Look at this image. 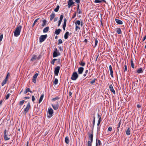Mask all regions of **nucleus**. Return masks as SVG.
Returning a JSON list of instances; mask_svg holds the SVG:
<instances>
[{
    "instance_id": "obj_1",
    "label": "nucleus",
    "mask_w": 146,
    "mask_h": 146,
    "mask_svg": "<svg viewBox=\"0 0 146 146\" xmlns=\"http://www.w3.org/2000/svg\"><path fill=\"white\" fill-rule=\"evenodd\" d=\"M21 29L22 26L20 25H19L16 28L14 32V35L15 36L17 37L20 35Z\"/></svg>"
},
{
    "instance_id": "obj_2",
    "label": "nucleus",
    "mask_w": 146,
    "mask_h": 146,
    "mask_svg": "<svg viewBox=\"0 0 146 146\" xmlns=\"http://www.w3.org/2000/svg\"><path fill=\"white\" fill-rule=\"evenodd\" d=\"M93 133H92L91 134L89 133L88 134L89 138L90 139V141H88L87 146H92L93 136Z\"/></svg>"
},
{
    "instance_id": "obj_3",
    "label": "nucleus",
    "mask_w": 146,
    "mask_h": 146,
    "mask_svg": "<svg viewBox=\"0 0 146 146\" xmlns=\"http://www.w3.org/2000/svg\"><path fill=\"white\" fill-rule=\"evenodd\" d=\"M78 75L77 72H75L73 73L71 77V79L73 80H75L78 78Z\"/></svg>"
},
{
    "instance_id": "obj_4",
    "label": "nucleus",
    "mask_w": 146,
    "mask_h": 146,
    "mask_svg": "<svg viewBox=\"0 0 146 146\" xmlns=\"http://www.w3.org/2000/svg\"><path fill=\"white\" fill-rule=\"evenodd\" d=\"M31 107V106L29 102L25 108L24 110V112L23 113L24 114H26V113H27L29 111Z\"/></svg>"
},
{
    "instance_id": "obj_5",
    "label": "nucleus",
    "mask_w": 146,
    "mask_h": 146,
    "mask_svg": "<svg viewBox=\"0 0 146 146\" xmlns=\"http://www.w3.org/2000/svg\"><path fill=\"white\" fill-rule=\"evenodd\" d=\"M60 54V53L58 51L56 48H55L54 50L53 54V57H55Z\"/></svg>"
},
{
    "instance_id": "obj_6",
    "label": "nucleus",
    "mask_w": 146,
    "mask_h": 146,
    "mask_svg": "<svg viewBox=\"0 0 146 146\" xmlns=\"http://www.w3.org/2000/svg\"><path fill=\"white\" fill-rule=\"evenodd\" d=\"M47 35H41L39 38V42L41 43L44 41L47 37Z\"/></svg>"
},
{
    "instance_id": "obj_7",
    "label": "nucleus",
    "mask_w": 146,
    "mask_h": 146,
    "mask_svg": "<svg viewBox=\"0 0 146 146\" xmlns=\"http://www.w3.org/2000/svg\"><path fill=\"white\" fill-rule=\"evenodd\" d=\"M60 69L59 66H57L54 68V74L56 76H58Z\"/></svg>"
},
{
    "instance_id": "obj_8",
    "label": "nucleus",
    "mask_w": 146,
    "mask_h": 146,
    "mask_svg": "<svg viewBox=\"0 0 146 146\" xmlns=\"http://www.w3.org/2000/svg\"><path fill=\"white\" fill-rule=\"evenodd\" d=\"M38 73H36L33 76V78L32 79V81L34 83H36V78L38 76Z\"/></svg>"
},
{
    "instance_id": "obj_9",
    "label": "nucleus",
    "mask_w": 146,
    "mask_h": 146,
    "mask_svg": "<svg viewBox=\"0 0 146 146\" xmlns=\"http://www.w3.org/2000/svg\"><path fill=\"white\" fill-rule=\"evenodd\" d=\"M48 112L49 115H47V116L48 117L50 118L52 116V115L53 114V111L52 109L50 108L48 109Z\"/></svg>"
},
{
    "instance_id": "obj_10",
    "label": "nucleus",
    "mask_w": 146,
    "mask_h": 146,
    "mask_svg": "<svg viewBox=\"0 0 146 146\" xmlns=\"http://www.w3.org/2000/svg\"><path fill=\"white\" fill-rule=\"evenodd\" d=\"M74 3L73 1L72 0H69L68 1V8H70L71 6L74 5Z\"/></svg>"
},
{
    "instance_id": "obj_11",
    "label": "nucleus",
    "mask_w": 146,
    "mask_h": 146,
    "mask_svg": "<svg viewBox=\"0 0 146 146\" xmlns=\"http://www.w3.org/2000/svg\"><path fill=\"white\" fill-rule=\"evenodd\" d=\"M109 88L111 92H113V93L114 94H115V90H114L113 86L111 84L109 86Z\"/></svg>"
},
{
    "instance_id": "obj_12",
    "label": "nucleus",
    "mask_w": 146,
    "mask_h": 146,
    "mask_svg": "<svg viewBox=\"0 0 146 146\" xmlns=\"http://www.w3.org/2000/svg\"><path fill=\"white\" fill-rule=\"evenodd\" d=\"M75 23L76 24V25H80L81 27H82L83 26V23L82 22H81L80 21L77 20L75 22Z\"/></svg>"
},
{
    "instance_id": "obj_13",
    "label": "nucleus",
    "mask_w": 146,
    "mask_h": 146,
    "mask_svg": "<svg viewBox=\"0 0 146 146\" xmlns=\"http://www.w3.org/2000/svg\"><path fill=\"white\" fill-rule=\"evenodd\" d=\"M84 70V68L82 67H79L78 70V74H82L83 70Z\"/></svg>"
},
{
    "instance_id": "obj_14",
    "label": "nucleus",
    "mask_w": 146,
    "mask_h": 146,
    "mask_svg": "<svg viewBox=\"0 0 146 146\" xmlns=\"http://www.w3.org/2000/svg\"><path fill=\"white\" fill-rule=\"evenodd\" d=\"M109 69L110 71V75L112 78L113 77V71L112 70V66L111 65H110L109 66Z\"/></svg>"
},
{
    "instance_id": "obj_15",
    "label": "nucleus",
    "mask_w": 146,
    "mask_h": 146,
    "mask_svg": "<svg viewBox=\"0 0 146 146\" xmlns=\"http://www.w3.org/2000/svg\"><path fill=\"white\" fill-rule=\"evenodd\" d=\"M115 21L116 23L119 25H122L123 23L122 21L119 19H115Z\"/></svg>"
},
{
    "instance_id": "obj_16",
    "label": "nucleus",
    "mask_w": 146,
    "mask_h": 146,
    "mask_svg": "<svg viewBox=\"0 0 146 146\" xmlns=\"http://www.w3.org/2000/svg\"><path fill=\"white\" fill-rule=\"evenodd\" d=\"M52 107H53V108L54 110H57L58 109L59 107V106L58 104H57L56 105H54L52 104Z\"/></svg>"
},
{
    "instance_id": "obj_17",
    "label": "nucleus",
    "mask_w": 146,
    "mask_h": 146,
    "mask_svg": "<svg viewBox=\"0 0 146 146\" xmlns=\"http://www.w3.org/2000/svg\"><path fill=\"white\" fill-rule=\"evenodd\" d=\"M37 58V56L36 55L34 54L33 55L31 59V61H33L35 60Z\"/></svg>"
},
{
    "instance_id": "obj_18",
    "label": "nucleus",
    "mask_w": 146,
    "mask_h": 146,
    "mask_svg": "<svg viewBox=\"0 0 146 146\" xmlns=\"http://www.w3.org/2000/svg\"><path fill=\"white\" fill-rule=\"evenodd\" d=\"M69 35V33L67 31L65 33L64 35V38L65 39H67L68 38Z\"/></svg>"
},
{
    "instance_id": "obj_19",
    "label": "nucleus",
    "mask_w": 146,
    "mask_h": 146,
    "mask_svg": "<svg viewBox=\"0 0 146 146\" xmlns=\"http://www.w3.org/2000/svg\"><path fill=\"white\" fill-rule=\"evenodd\" d=\"M102 2H104L105 3H106V1L105 0H95L94 1V2L95 3H101Z\"/></svg>"
},
{
    "instance_id": "obj_20",
    "label": "nucleus",
    "mask_w": 146,
    "mask_h": 146,
    "mask_svg": "<svg viewBox=\"0 0 146 146\" xmlns=\"http://www.w3.org/2000/svg\"><path fill=\"white\" fill-rule=\"evenodd\" d=\"M61 31V30L60 29H56L55 30V31L54 32V33L56 35H58L60 34V33Z\"/></svg>"
},
{
    "instance_id": "obj_21",
    "label": "nucleus",
    "mask_w": 146,
    "mask_h": 146,
    "mask_svg": "<svg viewBox=\"0 0 146 146\" xmlns=\"http://www.w3.org/2000/svg\"><path fill=\"white\" fill-rule=\"evenodd\" d=\"M116 32L118 34H121V29L119 28H117L116 29Z\"/></svg>"
},
{
    "instance_id": "obj_22",
    "label": "nucleus",
    "mask_w": 146,
    "mask_h": 146,
    "mask_svg": "<svg viewBox=\"0 0 146 146\" xmlns=\"http://www.w3.org/2000/svg\"><path fill=\"white\" fill-rule=\"evenodd\" d=\"M143 72L142 68H140L138 69L137 70V72L138 73H142Z\"/></svg>"
},
{
    "instance_id": "obj_23",
    "label": "nucleus",
    "mask_w": 146,
    "mask_h": 146,
    "mask_svg": "<svg viewBox=\"0 0 146 146\" xmlns=\"http://www.w3.org/2000/svg\"><path fill=\"white\" fill-rule=\"evenodd\" d=\"M121 121L120 120L117 125V132H118L119 130V128L121 124Z\"/></svg>"
},
{
    "instance_id": "obj_24",
    "label": "nucleus",
    "mask_w": 146,
    "mask_h": 146,
    "mask_svg": "<svg viewBox=\"0 0 146 146\" xmlns=\"http://www.w3.org/2000/svg\"><path fill=\"white\" fill-rule=\"evenodd\" d=\"M102 121L101 120L98 119V122L97 123V131H98V130L100 129V127H99V125L100 124V122Z\"/></svg>"
},
{
    "instance_id": "obj_25",
    "label": "nucleus",
    "mask_w": 146,
    "mask_h": 146,
    "mask_svg": "<svg viewBox=\"0 0 146 146\" xmlns=\"http://www.w3.org/2000/svg\"><path fill=\"white\" fill-rule=\"evenodd\" d=\"M43 23L42 24L41 26L42 27H44L46 24L47 21L46 20L44 19L42 21Z\"/></svg>"
},
{
    "instance_id": "obj_26",
    "label": "nucleus",
    "mask_w": 146,
    "mask_h": 146,
    "mask_svg": "<svg viewBox=\"0 0 146 146\" xmlns=\"http://www.w3.org/2000/svg\"><path fill=\"white\" fill-rule=\"evenodd\" d=\"M126 135H129L130 134V129L129 127L126 130Z\"/></svg>"
},
{
    "instance_id": "obj_27",
    "label": "nucleus",
    "mask_w": 146,
    "mask_h": 146,
    "mask_svg": "<svg viewBox=\"0 0 146 146\" xmlns=\"http://www.w3.org/2000/svg\"><path fill=\"white\" fill-rule=\"evenodd\" d=\"M77 12L78 13H82L81 10L79 9V4H78L77 5Z\"/></svg>"
},
{
    "instance_id": "obj_28",
    "label": "nucleus",
    "mask_w": 146,
    "mask_h": 146,
    "mask_svg": "<svg viewBox=\"0 0 146 146\" xmlns=\"http://www.w3.org/2000/svg\"><path fill=\"white\" fill-rule=\"evenodd\" d=\"M65 142L66 144H68L69 143V140L68 137L66 136L65 138Z\"/></svg>"
},
{
    "instance_id": "obj_29",
    "label": "nucleus",
    "mask_w": 146,
    "mask_h": 146,
    "mask_svg": "<svg viewBox=\"0 0 146 146\" xmlns=\"http://www.w3.org/2000/svg\"><path fill=\"white\" fill-rule=\"evenodd\" d=\"M95 40V44L94 45H93L94 47V48L95 47H96V46L97 45V44L98 43V41L97 38H94Z\"/></svg>"
},
{
    "instance_id": "obj_30",
    "label": "nucleus",
    "mask_w": 146,
    "mask_h": 146,
    "mask_svg": "<svg viewBox=\"0 0 146 146\" xmlns=\"http://www.w3.org/2000/svg\"><path fill=\"white\" fill-rule=\"evenodd\" d=\"M44 96V95L43 94H42L41 96L40 97V98L39 99V103H40L42 102V101L43 99V98Z\"/></svg>"
},
{
    "instance_id": "obj_31",
    "label": "nucleus",
    "mask_w": 146,
    "mask_h": 146,
    "mask_svg": "<svg viewBox=\"0 0 146 146\" xmlns=\"http://www.w3.org/2000/svg\"><path fill=\"white\" fill-rule=\"evenodd\" d=\"M49 27H46L44 28L43 30V32L45 33L47 32L49 30Z\"/></svg>"
},
{
    "instance_id": "obj_32",
    "label": "nucleus",
    "mask_w": 146,
    "mask_h": 146,
    "mask_svg": "<svg viewBox=\"0 0 146 146\" xmlns=\"http://www.w3.org/2000/svg\"><path fill=\"white\" fill-rule=\"evenodd\" d=\"M8 80L6 79H5L2 82V83H1V85L2 86H3L7 82V81Z\"/></svg>"
},
{
    "instance_id": "obj_33",
    "label": "nucleus",
    "mask_w": 146,
    "mask_h": 146,
    "mask_svg": "<svg viewBox=\"0 0 146 146\" xmlns=\"http://www.w3.org/2000/svg\"><path fill=\"white\" fill-rule=\"evenodd\" d=\"M55 16V14L54 12H52L50 16V18H54Z\"/></svg>"
},
{
    "instance_id": "obj_34",
    "label": "nucleus",
    "mask_w": 146,
    "mask_h": 146,
    "mask_svg": "<svg viewBox=\"0 0 146 146\" xmlns=\"http://www.w3.org/2000/svg\"><path fill=\"white\" fill-rule=\"evenodd\" d=\"M130 61H131V66L133 68H134V64L133 63L132 59H131Z\"/></svg>"
},
{
    "instance_id": "obj_35",
    "label": "nucleus",
    "mask_w": 146,
    "mask_h": 146,
    "mask_svg": "<svg viewBox=\"0 0 146 146\" xmlns=\"http://www.w3.org/2000/svg\"><path fill=\"white\" fill-rule=\"evenodd\" d=\"M80 27H78V25H76V28L75 29V31L78 32H79V31L80 30Z\"/></svg>"
},
{
    "instance_id": "obj_36",
    "label": "nucleus",
    "mask_w": 146,
    "mask_h": 146,
    "mask_svg": "<svg viewBox=\"0 0 146 146\" xmlns=\"http://www.w3.org/2000/svg\"><path fill=\"white\" fill-rule=\"evenodd\" d=\"M4 140L5 141L8 140L10 139V138L8 137L7 135H4Z\"/></svg>"
},
{
    "instance_id": "obj_37",
    "label": "nucleus",
    "mask_w": 146,
    "mask_h": 146,
    "mask_svg": "<svg viewBox=\"0 0 146 146\" xmlns=\"http://www.w3.org/2000/svg\"><path fill=\"white\" fill-rule=\"evenodd\" d=\"M59 8V5H57L56 8L54 9V11L56 12H58V11Z\"/></svg>"
},
{
    "instance_id": "obj_38",
    "label": "nucleus",
    "mask_w": 146,
    "mask_h": 146,
    "mask_svg": "<svg viewBox=\"0 0 146 146\" xmlns=\"http://www.w3.org/2000/svg\"><path fill=\"white\" fill-rule=\"evenodd\" d=\"M60 98L58 96H56L55 98H53L52 99V100L53 101H56V100H58Z\"/></svg>"
},
{
    "instance_id": "obj_39",
    "label": "nucleus",
    "mask_w": 146,
    "mask_h": 146,
    "mask_svg": "<svg viewBox=\"0 0 146 146\" xmlns=\"http://www.w3.org/2000/svg\"><path fill=\"white\" fill-rule=\"evenodd\" d=\"M57 64H60L61 63V60L60 58H58L57 60Z\"/></svg>"
},
{
    "instance_id": "obj_40",
    "label": "nucleus",
    "mask_w": 146,
    "mask_h": 146,
    "mask_svg": "<svg viewBox=\"0 0 146 146\" xmlns=\"http://www.w3.org/2000/svg\"><path fill=\"white\" fill-rule=\"evenodd\" d=\"M58 80L57 78H55L54 80V84L56 85L58 84Z\"/></svg>"
},
{
    "instance_id": "obj_41",
    "label": "nucleus",
    "mask_w": 146,
    "mask_h": 146,
    "mask_svg": "<svg viewBox=\"0 0 146 146\" xmlns=\"http://www.w3.org/2000/svg\"><path fill=\"white\" fill-rule=\"evenodd\" d=\"M80 65L82 66H84L85 65V63L82 61L80 63Z\"/></svg>"
},
{
    "instance_id": "obj_42",
    "label": "nucleus",
    "mask_w": 146,
    "mask_h": 146,
    "mask_svg": "<svg viewBox=\"0 0 146 146\" xmlns=\"http://www.w3.org/2000/svg\"><path fill=\"white\" fill-rule=\"evenodd\" d=\"M25 101L24 100H23L21 101L19 103V104L20 106L22 105L25 102Z\"/></svg>"
},
{
    "instance_id": "obj_43",
    "label": "nucleus",
    "mask_w": 146,
    "mask_h": 146,
    "mask_svg": "<svg viewBox=\"0 0 146 146\" xmlns=\"http://www.w3.org/2000/svg\"><path fill=\"white\" fill-rule=\"evenodd\" d=\"M10 94L9 93L7 94L5 97L6 100L8 99L9 97Z\"/></svg>"
},
{
    "instance_id": "obj_44",
    "label": "nucleus",
    "mask_w": 146,
    "mask_h": 146,
    "mask_svg": "<svg viewBox=\"0 0 146 146\" xmlns=\"http://www.w3.org/2000/svg\"><path fill=\"white\" fill-rule=\"evenodd\" d=\"M39 19H36L34 21V22L33 25L32 26V27H33L34 25H35V24L37 22V21Z\"/></svg>"
},
{
    "instance_id": "obj_45",
    "label": "nucleus",
    "mask_w": 146,
    "mask_h": 146,
    "mask_svg": "<svg viewBox=\"0 0 146 146\" xmlns=\"http://www.w3.org/2000/svg\"><path fill=\"white\" fill-rule=\"evenodd\" d=\"M10 74L9 73V72L7 73V75L5 79L8 80V77L9 76H10Z\"/></svg>"
},
{
    "instance_id": "obj_46",
    "label": "nucleus",
    "mask_w": 146,
    "mask_h": 146,
    "mask_svg": "<svg viewBox=\"0 0 146 146\" xmlns=\"http://www.w3.org/2000/svg\"><path fill=\"white\" fill-rule=\"evenodd\" d=\"M62 41L61 39H59L58 40V45L62 44Z\"/></svg>"
},
{
    "instance_id": "obj_47",
    "label": "nucleus",
    "mask_w": 146,
    "mask_h": 146,
    "mask_svg": "<svg viewBox=\"0 0 146 146\" xmlns=\"http://www.w3.org/2000/svg\"><path fill=\"white\" fill-rule=\"evenodd\" d=\"M96 80V78H94L90 82V83L91 84H93L94 83Z\"/></svg>"
},
{
    "instance_id": "obj_48",
    "label": "nucleus",
    "mask_w": 146,
    "mask_h": 146,
    "mask_svg": "<svg viewBox=\"0 0 146 146\" xmlns=\"http://www.w3.org/2000/svg\"><path fill=\"white\" fill-rule=\"evenodd\" d=\"M94 125H95V123H92V133H93V130H94Z\"/></svg>"
},
{
    "instance_id": "obj_49",
    "label": "nucleus",
    "mask_w": 146,
    "mask_h": 146,
    "mask_svg": "<svg viewBox=\"0 0 146 146\" xmlns=\"http://www.w3.org/2000/svg\"><path fill=\"white\" fill-rule=\"evenodd\" d=\"M62 19H60V20L58 22V27L60 26V25L61 24V22L62 21Z\"/></svg>"
},
{
    "instance_id": "obj_50",
    "label": "nucleus",
    "mask_w": 146,
    "mask_h": 146,
    "mask_svg": "<svg viewBox=\"0 0 146 146\" xmlns=\"http://www.w3.org/2000/svg\"><path fill=\"white\" fill-rule=\"evenodd\" d=\"M103 19H100V20L101 21V25L102 27H103L104 26Z\"/></svg>"
},
{
    "instance_id": "obj_51",
    "label": "nucleus",
    "mask_w": 146,
    "mask_h": 146,
    "mask_svg": "<svg viewBox=\"0 0 146 146\" xmlns=\"http://www.w3.org/2000/svg\"><path fill=\"white\" fill-rule=\"evenodd\" d=\"M97 142H98V144L99 145H101L102 143L100 141V140H97Z\"/></svg>"
},
{
    "instance_id": "obj_52",
    "label": "nucleus",
    "mask_w": 146,
    "mask_h": 146,
    "mask_svg": "<svg viewBox=\"0 0 146 146\" xmlns=\"http://www.w3.org/2000/svg\"><path fill=\"white\" fill-rule=\"evenodd\" d=\"M112 130V127H109L108 131H111Z\"/></svg>"
},
{
    "instance_id": "obj_53",
    "label": "nucleus",
    "mask_w": 146,
    "mask_h": 146,
    "mask_svg": "<svg viewBox=\"0 0 146 146\" xmlns=\"http://www.w3.org/2000/svg\"><path fill=\"white\" fill-rule=\"evenodd\" d=\"M32 101L33 102L35 100V97L34 96H32Z\"/></svg>"
},
{
    "instance_id": "obj_54",
    "label": "nucleus",
    "mask_w": 146,
    "mask_h": 146,
    "mask_svg": "<svg viewBox=\"0 0 146 146\" xmlns=\"http://www.w3.org/2000/svg\"><path fill=\"white\" fill-rule=\"evenodd\" d=\"M28 92H30L31 93H32L31 91L30 90V89L29 88H27L26 89Z\"/></svg>"
},
{
    "instance_id": "obj_55",
    "label": "nucleus",
    "mask_w": 146,
    "mask_h": 146,
    "mask_svg": "<svg viewBox=\"0 0 146 146\" xmlns=\"http://www.w3.org/2000/svg\"><path fill=\"white\" fill-rule=\"evenodd\" d=\"M3 38V35L2 34L0 36V41H1L2 40V39Z\"/></svg>"
},
{
    "instance_id": "obj_56",
    "label": "nucleus",
    "mask_w": 146,
    "mask_h": 146,
    "mask_svg": "<svg viewBox=\"0 0 146 146\" xmlns=\"http://www.w3.org/2000/svg\"><path fill=\"white\" fill-rule=\"evenodd\" d=\"M7 131H6V130H5L4 132V135H8V134L7 133Z\"/></svg>"
},
{
    "instance_id": "obj_57",
    "label": "nucleus",
    "mask_w": 146,
    "mask_h": 146,
    "mask_svg": "<svg viewBox=\"0 0 146 146\" xmlns=\"http://www.w3.org/2000/svg\"><path fill=\"white\" fill-rule=\"evenodd\" d=\"M66 19H64V22L63 25H66Z\"/></svg>"
},
{
    "instance_id": "obj_58",
    "label": "nucleus",
    "mask_w": 146,
    "mask_h": 146,
    "mask_svg": "<svg viewBox=\"0 0 146 146\" xmlns=\"http://www.w3.org/2000/svg\"><path fill=\"white\" fill-rule=\"evenodd\" d=\"M93 123H95V117L94 115L93 117Z\"/></svg>"
},
{
    "instance_id": "obj_59",
    "label": "nucleus",
    "mask_w": 146,
    "mask_h": 146,
    "mask_svg": "<svg viewBox=\"0 0 146 146\" xmlns=\"http://www.w3.org/2000/svg\"><path fill=\"white\" fill-rule=\"evenodd\" d=\"M55 62L54 61V60H53V59L52 60L51 62V64H52L53 65H54Z\"/></svg>"
},
{
    "instance_id": "obj_60",
    "label": "nucleus",
    "mask_w": 146,
    "mask_h": 146,
    "mask_svg": "<svg viewBox=\"0 0 146 146\" xmlns=\"http://www.w3.org/2000/svg\"><path fill=\"white\" fill-rule=\"evenodd\" d=\"M125 71H126L127 70V65H125L124 66Z\"/></svg>"
},
{
    "instance_id": "obj_61",
    "label": "nucleus",
    "mask_w": 146,
    "mask_h": 146,
    "mask_svg": "<svg viewBox=\"0 0 146 146\" xmlns=\"http://www.w3.org/2000/svg\"><path fill=\"white\" fill-rule=\"evenodd\" d=\"M98 117L99 118V119L101 120V117L100 115L98 114Z\"/></svg>"
},
{
    "instance_id": "obj_62",
    "label": "nucleus",
    "mask_w": 146,
    "mask_h": 146,
    "mask_svg": "<svg viewBox=\"0 0 146 146\" xmlns=\"http://www.w3.org/2000/svg\"><path fill=\"white\" fill-rule=\"evenodd\" d=\"M75 1L78 3H79L80 2V0H75Z\"/></svg>"
},
{
    "instance_id": "obj_63",
    "label": "nucleus",
    "mask_w": 146,
    "mask_h": 146,
    "mask_svg": "<svg viewBox=\"0 0 146 146\" xmlns=\"http://www.w3.org/2000/svg\"><path fill=\"white\" fill-rule=\"evenodd\" d=\"M72 94V93L71 92H69V94L70 96L71 97Z\"/></svg>"
},
{
    "instance_id": "obj_64",
    "label": "nucleus",
    "mask_w": 146,
    "mask_h": 146,
    "mask_svg": "<svg viewBox=\"0 0 146 146\" xmlns=\"http://www.w3.org/2000/svg\"><path fill=\"white\" fill-rule=\"evenodd\" d=\"M146 39V35H145V36L144 37L143 40H142L143 41H144Z\"/></svg>"
}]
</instances>
